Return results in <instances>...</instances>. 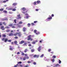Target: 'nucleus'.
<instances>
[{"label": "nucleus", "instance_id": "13d9d810", "mask_svg": "<svg viewBox=\"0 0 67 67\" xmlns=\"http://www.w3.org/2000/svg\"><path fill=\"white\" fill-rule=\"evenodd\" d=\"M52 62H54V60H55L54 59H52Z\"/></svg>", "mask_w": 67, "mask_h": 67}, {"label": "nucleus", "instance_id": "c85d7f7f", "mask_svg": "<svg viewBox=\"0 0 67 67\" xmlns=\"http://www.w3.org/2000/svg\"><path fill=\"white\" fill-rule=\"evenodd\" d=\"M27 49H26L24 51V52H25V53H26V52H27Z\"/></svg>", "mask_w": 67, "mask_h": 67}, {"label": "nucleus", "instance_id": "0eeeda50", "mask_svg": "<svg viewBox=\"0 0 67 67\" xmlns=\"http://www.w3.org/2000/svg\"><path fill=\"white\" fill-rule=\"evenodd\" d=\"M24 41H22L20 42L19 43V44H23V43H24Z\"/></svg>", "mask_w": 67, "mask_h": 67}, {"label": "nucleus", "instance_id": "f3484780", "mask_svg": "<svg viewBox=\"0 0 67 67\" xmlns=\"http://www.w3.org/2000/svg\"><path fill=\"white\" fill-rule=\"evenodd\" d=\"M31 52L32 53L34 52V49H32L31 50Z\"/></svg>", "mask_w": 67, "mask_h": 67}, {"label": "nucleus", "instance_id": "ea45409f", "mask_svg": "<svg viewBox=\"0 0 67 67\" xmlns=\"http://www.w3.org/2000/svg\"><path fill=\"white\" fill-rule=\"evenodd\" d=\"M19 27H22V26L21 25H19L18 26Z\"/></svg>", "mask_w": 67, "mask_h": 67}, {"label": "nucleus", "instance_id": "412c9836", "mask_svg": "<svg viewBox=\"0 0 67 67\" xmlns=\"http://www.w3.org/2000/svg\"><path fill=\"white\" fill-rule=\"evenodd\" d=\"M13 11H16V9L15 8H14L12 10Z\"/></svg>", "mask_w": 67, "mask_h": 67}, {"label": "nucleus", "instance_id": "052dcab7", "mask_svg": "<svg viewBox=\"0 0 67 67\" xmlns=\"http://www.w3.org/2000/svg\"><path fill=\"white\" fill-rule=\"evenodd\" d=\"M17 54H20V52H18L17 53Z\"/></svg>", "mask_w": 67, "mask_h": 67}, {"label": "nucleus", "instance_id": "7c9ffc66", "mask_svg": "<svg viewBox=\"0 0 67 67\" xmlns=\"http://www.w3.org/2000/svg\"><path fill=\"white\" fill-rule=\"evenodd\" d=\"M5 29H9V27L8 26H6L5 27Z\"/></svg>", "mask_w": 67, "mask_h": 67}, {"label": "nucleus", "instance_id": "ddd939ff", "mask_svg": "<svg viewBox=\"0 0 67 67\" xmlns=\"http://www.w3.org/2000/svg\"><path fill=\"white\" fill-rule=\"evenodd\" d=\"M12 35H13V34L12 33H10L9 34V36H12Z\"/></svg>", "mask_w": 67, "mask_h": 67}, {"label": "nucleus", "instance_id": "79ce46f5", "mask_svg": "<svg viewBox=\"0 0 67 67\" xmlns=\"http://www.w3.org/2000/svg\"><path fill=\"white\" fill-rule=\"evenodd\" d=\"M37 22V21H34V23H36Z\"/></svg>", "mask_w": 67, "mask_h": 67}, {"label": "nucleus", "instance_id": "774afa93", "mask_svg": "<svg viewBox=\"0 0 67 67\" xmlns=\"http://www.w3.org/2000/svg\"><path fill=\"white\" fill-rule=\"evenodd\" d=\"M54 16V14H52V17H53V16Z\"/></svg>", "mask_w": 67, "mask_h": 67}, {"label": "nucleus", "instance_id": "6e6552de", "mask_svg": "<svg viewBox=\"0 0 67 67\" xmlns=\"http://www.w3.org/2000/svg\"><path fill=\"white\" fill-rule=\"evenodd\" d=\"M26 29L25 27H24L23 28V31L24 32H25L26 31Z\"/></svg>", "mask_w": 67, "mask_h": 67}, {"label": "nucleus", "instance_id": "aec40b11", "mask_svg": "<svg viewBox=\"0 0 67 67\" xmlns=\"http://www.w3.org/2000/svg\"><path fill=\"white\" fill-rule=\"evenodd\" d=\"M8 10H12V8H10L8 9Z\"/></svg>", "mask_w": 67, "mask_h": 67}, {"label": "nucleus", "instance_id": "9d476101", "mask_svg": "<svg viewBox=\"0 0 67 67\" xmlns=\"http://www.w3.org/2000/svg\"><path fill=\"white\" fill-rule=\"evenodd\" d=\"M21 10H22V11H24L25 10V8H21Z\"/></svg>", "mask_w": 67, "mask_h": 67}, {"label": "nucleus", "instance_id": "bb28decb", "mask_svg": "<svg viewBox=\"0 0 67 67\" xmlns=\"http://www.w3.org/2000/svg\"><path fill=\"white\" fill-rule=\"evenodd\" d=\"M59 64H60L61 63V61L60 60H59Z\"/></svg>", "mask_w": 67, "mask_h": 67}, {"label": "nucleus", "instance_id": "5fc2aeb1", "mask_svg": "<svg viewBox=\"0 0 67 67\" xmlns=\"http://www.w3.org/2000/svg\"><path fill=\"white\" fill-rule=\"evenodd\" d=\"M9 13H10V14H12V13H13L11 12H9Z\"/></svg>", "mask_w": 67, "mask_h": 67}, {"label": "nucleus", "instance_id": "338daca9", "mask_svg": "<svg viewBox=\"0 0 67 67\" xmlns=\"http://www.w3.org/2000/svg\"><path fill=\"white\" fill-rule=\"evenodd\" d=\"M36 34L37 35V34H40V33L38 32V33H36Z\"/></svg>", "mask_w": 67, "mask_h": 67}, {"label": "nucleus", "instance_id": "f03ea898", "mask_svg": "<svg viewBox=\"0 0 67 67\" xmlns=\"http://www.w3.org/2000/svg\"><path fill=\"white\" fill-rule=\"evenodd\" d=\"M2 40L3 41H4L5 42H6L8 41V39L7 38H2Z\"/></svg>", "mask_w": 67, "mask_h": 67}, {"label": "nucleus", "instance_id": "09e8293b", "mask_svg": "<svg viewBox=\"0 0 67 67\" xmlns=\"http://www.w3.org/2000/svg\"><path fill=\"white\" fill-rule=\"evenodd\" d=\"M27 63H28L29 64H30V63H31V62L30 61H28L27 62Z\"/></svg>", "mask_w": 67, "mask_h": 67}, {"label": "nucleus", "instance_id": "4be33fe9", "mask_svg": "<svg viewBox=\"0 0 67 67\" xmlns=\"http://www.w3.org/2000/svg\"><path fill=\"white\" fill-rule=\"evenodd\" d=\"M12 41V40H8V42H11Z\"/></svg>", "mask_w": 67, "mask_h": 67}, {"label": "nucleus", "instance_id": "a878e982", "mask_svg": "<svg viewBox=\"0 0 67 67\" xmlns=\"http://www.w3.org/2000/svg\"><path fill=\"white\" fill-rule=\"evenodd\" d=\"M43 55H44V54H42V55L40 57H41V58L43 57Z\"/></svg>", "mask_w": 67, "mask_h": 67}, {"label": "nucleus", "instance_id": "603ef678", "mask_svg": "<svg viewBox=\"0 0 67 67\" xmlns=\"http://www.w3.org/2000/svg\"><path fill=\"white\" fill-rule=\"evenodd\" d=\"M3 12L4 13H7V11H5V10H4L3 11Z\"/></svg>", "mask_w": 67, "mask_h": 67}, {"label": "nucleus", "instance_id": "f8f14e48", "mask_svg": "<svg viewBox=\"0 0 67 67\" xmlns=\"http://www.w3.org/2000/svg\"><path fill=\"white\" fill-rule=\"evenodd\" d=\"M38 57V56L37 55H35L34 56V57H36L37 58Z\"/></svg>", "mask_w": 67, "mask_h": 67}, {"label": "nucleus", "instance_id": "c756f323", "mask_svg": "<svg viewBox=\"0 0 67 67\" xmlns=\"http://www.w3.org/2000/svg\"><path fill=\"white\" fill-rule=\"evenodd\" d=\"M30 25H31V24H28V27H29Z\"/></svg>", "mask_w": 67, "mask_h": 67}, {"label": "nucleus", "instance_id": "58836bf2", "mask_svg": "<svg viewBox=\"0 0 67 67\" xmlns=\"http://www.w3.org/2000/svg\"><path fill=\"white\" fill-rule=\"evenodd\" d=\"M25 54H24V53L23 52H22L21 53V55H24Z\"/></svg>", "mask_w": 67, "mask_h": 67}, {"label": "nucleus", "instance_id": "3c124183", "mask_svg": "<svg viewBox=\"0 0 67 67\" xmlns=\"http://www.w3.org/2000/svg\"><path fill=\"white\" fill-rule=\"evenodd\" d=\"M32 44H35V42H32Z\"/></svg>", "mask_w": 67, "mask_h": 67}, {"label": "nucleus", "instance_id": "473e14b6", "mask_svg": "<svg viewBox=\"0 0 67 67\" xmlns=\"http://www.w3.org/2000/svg\"><path fill=\"white\" fill-rule=\"evenodd\" d=\"M34 5H36V2H34Z\"/></svg>", "mask_w": 67, "mask_h": 67}, {"label": "nucleus", "instance_id": "72a5a7b5", "mask_svg": "<svg viewBox=\"0 0 67 67\" xmlns=\"http://www.w3.org/2000/svg\"><path fill=\"white\" fill-rule=\"evenodd\" d=\"M22 21H20L19 22V24H22Z\"/></svg>", "mask_w": 67, "mask_h": 67}, {"label": "nucleus", "instance_id": "4468645a", "mask_svg": "<svg viewBox=\"0 0 67 67\" xmlns=\"http://www.w3.org/2000/svg\"><path fill=\"white\" fill-rule=\"evenodd\" d=\"M52 17H49L48 18V20H52Z\"/></svg>", "mask_w": 67, "mask_h": 67}, {"label": "nucleus", "instance_id": "a19ab883", "mask_svg": "<svg viewBox=\"0 0 67 67\" xmlns=\"http://www.w3.org/2000/svg\"><path fill=\"white\" fill-rule=\"evenodd\" d=\"M36 31H37L36 30H35L34 31V33H36Z\"/></svg>", "mask_w": 67, "mask_h": 67}, {"label": "nucleus", "instance_id": "b1692460", "mask_svg": "<svg viewBox=\"0 0 67 67\" xmlns=\"http://www.w3.org/2000/svg\"><path fill=\"white\" fill-rule=\"evenodd\" d=\"M13 5H16V3H14L13 4Z\"/></svg>", "mask_w": 67, "mask_h": 67}, {"label": "nucleus", "instance_id": "6e6d98bb", "mask_svg": "<svg viewBox=\"0 0 67 67\" xmlns=\"http://www.w3.org/2000/svg\"><path fill=\"white\" fill-rule=\"evenodd\" d=\"M14 36H16L17 35H16V33L15 34H14Z\"/></svg>", "mask_w": 67, "mask_h": 67}, {"label": "nucleus", "instance_id": "f257e3e1", "mask_svg": "<svg viewBox=\"0 0 67 67\" xmlns=\"http://www.w3.org/2000/svg\"><path fill=\"white\" fill-rule=\"evenodd\" d=\"M31 37H32V36L31 35H29L28 36L27 39V40L28 41H29V40H30V41H33V39L31 38Z\"/></svg>", "mask_w": 67, "mask_h": 67}, {"label": "nucleus", "instance_id": "4d7b16f0", "mask_svg": "<svg viewBox=\"0 0 67 67\" xmlns=\"http://www.w3.org/2000/svg\"><path fill=\"white\" fill-rule=\"evenodd\" d=\"M26 44H27L26 43H25L24 45H26Z\"/></svg>", "mask_w": 67, "mask_h": 67}, {"label": "nucleus", "instance_id": "a211bd4d", "mask_svg": "<svg viewBox=\"0 0 67 67\" xmlns=\"http://www.w3.org/2000/svg\"><path fill=\"white\" fill-rule=\"evenodd\" d=\"M13 48H9V49L10 50V51H13Z\"/></svg>", "mask_w": 67, "mask_h": 67}, {"label": "nucleus", "instance_id": "e2e57ef3", "mask_svg": "<svg viewBox=\"0 0 67 67\" xmlns=\"http://www.w3.org/2000/svg\"><path fill=\"white\" fill-rule=\"evenodd\" d=\"M28 46H31V44H29Z\"/></svg>", "mask_w": 67, "mask_h": 67}, {"label": "nucleus", "instance_id": "423d86ee", "mask_svg": "<svg viewBox=\"0 0 67 67\" xmlns=\"http://www.w3.org/2000/svg\"><path fill=\"white\" fill-rule=\"evenodd\" d=\"M2 21H4V20H8V19L7 18H2Z\"/></svg>", "mask_w": 67, "mask_h": 67}, {"label": "nucleus", "instance_id": "bf43d9fd", "mask_svg": "<svg viewBox=\"0 0 67 67\" xmlns=\"http://www.w3.org/2000/svg\"><path fill=\"white\" fill-rule=\"evenodd\" d=\"M33 64H34V65H36V63L35 62H34L33 63Z\"/></svg>", "mask_w": 67, "mask_h": 67}, {"label": "nucleus", "instance_id": "c9c22d12", "mask_svg": "<svg viewBox=\"0 0 67 67\" xmlns=\"http://www.w3.org/2000/svg\"><path fill=\"white\" fill-rule=\"evenodd\" d=\"M53 58H56V56L54 55L53 56Z\"/></svg>", "mask_w": 67, "mask_h": 67}, {"label": "nucleus", "instance_id": "f704fd0d", "mask_svg": "<svg viewBox=\"0 0 67 67\" xmlns=\"http://www.w3.org/2000/svg\"><path fill=\"white\" fill-rule=\"evenodd\" d=\"M14 43L15 44H16L17 43V41H14Z\"/></svg>", "mask_w": 67, "mask_h": 67}, {"label": "nucleus", "instance_id": "69168bd1", "mask_svg": "<svg viewBox=\"0 0 67 67\" xmlns=\"http://www.w3.org/2000/svg\"><path fill=\"white\" fill-rule=\"evenodd\" d=\"M29 17V16H27L26 17V19H27Z\"/></svg>", "mask_w": 67, "mask_h": 67}, {"label": "nucleus", "instance_id": "4c0bfd02", "mask_svg": "<svg viewBox=\"0 0 67 67\" xmlns=\"http://www.w3.org/2000/svg\"><path fill=\"white\" fill-rule=\"evenodd\" d=\"M19 66L20 67H23V65H22L21 64H20Z\"/></svg>", "mask_w": 67, "mask_h": 67}, {"label": "nucleus", "instance_id": "8fccbe9b", "mask_svg": "<svg viewBox=\"0 0 67 67\" xmlns=\"http://www.w3.org/2000/svg\"><path fill=\"white\" fill-rule=\"evenodd\" d=\"M15 39H18V37H15Z\"/></svg>", "mask_w": 67, "mask_h": 67}, {"label": "nucleus", "instance_id": "5701e85b", "mask_svg": "<svg viewBox=\"0 0 67 67\" xmlns=\"http://www.w3.org/2000/svg\"><path fill=\"white\" fill-rule=\"evenodd\" d=\"M3 11V8H1L0 9V11Z\"/></svg>", "mask_w": 67, "mask_h": 67}, {"label": "nucleus", "instance_id": "9b49d317", "mask_svg": "<svg viewBox=\"0 0 67 67\" xmlns=\"http://www.w3.org/2000/svg\"><path fill=\"white\" fill-rule=\"evenodd\" d=\"M60 65H59V64H56L55 65V67H57V66H59Z\"/></svg>", "mask_w": 67, "mask_h": 67}, {"label": "nucleus", "instance_id": "680f3d73", "mask_svg": "<svg viewBox=\"0 0 67 67\" xmlns=\"http://www.w3.org/2000/svg\"><path fill=\"white\" fill-rule=\"evenodd\" d=\"M22 12L23 13H24V14H25V12H23V11H22Z\"/></svg>", "mask_w": 67, "mask_h": 67}, {"label": "nucleus", "instance_id": "dca6fc26", "mask_svg": "<svg viewBox=\"0 0 67 67\" xmlns=\"http://www.w3.org/2000/svg\"><path fill=\"white\" fill-rule=\"evenodd\" d=\"M2 36L3 37H6V35L5 34H3Z\"/></svg>", "mask_w": 67, "mask_h": 67}, {"label": "nucleus", "instance_id": "cd10ccee", "mask_svg": "<svg viewBox=\"0 0 67 67\" xmlns=\"http://www.w3.org/2000/svg\"><path fill=\"white\" fill-rule=\"evenodd\" d=\"M18 64H17L16 65H15L14 66V67H17V66H18Z\"/></svg>", "mask_w": 67, "mask_h": 67}, {"label": "nucleus", "instance_id": "20e7f679", "mask_svg": "<svg viewBox=\"0 0 67 67\" xmlns=\"http://www.w3.org/2000/svg\"><path fill=\"white\" fill-rule=\"evenodd\" d=\"M41 46H40L38 48V50L39 52H40V51H41Z\"/></svg>", "mask_w": 67, "mask_h": 67}, {"label": "nucleus", "instance_id": "e433bc0d", "mask_svg": "<svg viewBox=\"0 0 67 67\" xmlns=\"http://www.w3.org/2000/svg\"><path fill=\"white\" fill-rule=\"evenodd\" d=\"M2 25V22H1L0 23V25Z\"/></svg>", "mask_w": 67, "mask_h": 67}, {"label": "nucleus", "instance_id": "49530a36", "mask_svg": "<svg viewBox=\"0 0 67 67\" xmlns=\"http://www.w3.org/2000/svg\"><path fill=\"white\" fill-rule=\"evenodd\" d=\"M9 26H12V24L9 25Z\"/></svg>", "mask_w": 67, "mask_h": 67}, {"label": "nucleus", "instance_id": "7ed1b4c3", "mask_svg": "<svg viewBox=\"0 0 67 67\" xmlns=\"http://www.w3.org/2000/svg\"><path fill=\"white\" fill-rule=\"evenodd\" d=\"M16 33L17 35H18L19 36H20L21 35V33Z\"/></svg>", "mask_w": 67, "mask_h": 67}, {"label": "nucleus", "instance_id": "1a4fd4ad", "mask_svg": "<svg viewBox=\"0 0 67 67\" xmlns=\"http://www.w3.org/2000/svg\"><path fill=\"white\" fill-rule=\"evenodd\" d=\"M1 29H2V30H4V28H3V26H2L1 27Z\"/></svg>", "mask_w": 67, "mask_h": 67}, {"label": "nucleus", "instance_id": "de8ad7c7", "mask_svg": "<svg viewBox=\"0 0 67 67\" xmlns=\"http://www.w3.org/2000/svg\"><path fill=\"white\" fill-rule=\"evenodd\" d=\"M26 57V59H29V57L28 56H27Z\"/></svg>", "mask_w": 67, "mask_h": 67}, {"label": "nucleus", "instance_id": "c03bdc74", "mask_svg": "<svg viewBox=\"0 0 67 67\" xmlns=\"http://www.w3.org/2000/svg\"><path fill=\"white\" fill-rule=\"evenodd\" d=\"M21 63H22V62H19L18 63V64H21Z\"/></svg>", "mask_w": 67, "mask_h": 67}, {"label": "nucleus", "instance_id": "393cba45", "mask_svg": "<svg viewBox=\"0 0 67 67\" xmlns=\"http://www.w3.org/2000/svg\"><path fill=\"white\" fill-rule=\"evenodd\" d=\"M23 60H25L26 59V58L24 57L23 58Z\"/></svg>", "mask_w": 67, "mask_h": 67}, {"label": "nucleus", "instance_id": "37998d69", "mask_svg": "<svg viewBox=\"0 0 67 67\" xmlns=\"http://www.w3.org/2000/svg\"><path fill=\"white\" fill-rule=\"evenodd\" d=\"M48 52H51V49H49L48 50Z\"/></svg>", "mask_w": 67, "mask_h": 67}, {"label": "nucleus", "instance_id": "2eb2a0df", "mask_svg": "<svg viewBox=\"0 0 67 67\" xmlns=\"http://www.w3.org/2000/svg\"><path fill=\"white\" fill-rule=\"evenodd\" d=\"M37 4H38V3H41V2L40 1H38L37 2Z\"/></svg>", "mask_w": 67, "mask_h": 67}, {"label": "nucleus", "instance_id": "0e129e2a", "mask_svg": "<svg viewBox=\"0 0 67 67\" xmlns=\"http://www.w3.org/2000/svg\"><path fill=\"white\" fill-rule=\"evenodd\" d=\"M31 24L32 25H34V23H32Z\"/></svg>", "mask_w": 67, "mask_h": 67}, {"label": "nucleus", "instance_id": "39448f33", "mask_svg": "<svg viewBox=\"0 0 67 67\" xmlns=\"http://www.w3.org/2000/svg\"><path fill=\"white\" fill-rule=\"evenodd\" d=\"M17 17H18V19H21V17H20V14H19L17 15Z\"/></svg>", "mask_w": 67, "mask_h": 67}, {"label": "nucleus", "instance_id": "6ab92c4d", "mask_svg": "<svg viewBox=\"0 0 67 67\" xmlns=\"http://www.w3.org/2000/svg\"><path fill=\"white\" fill-rule=\"evenodd\" d=\"M10 30L9 29H8L7 30H6V32H10Z\"/></svg>", "mask_w": 67, "mask_h": 67}, {"label": "nucleus", "instance_id": "2f4dec72", "mask_svg": "<svg viewBox=\"0 0 67 67\" xmlns=\"http://www.w3.org/2000/svg\"><path fill=\"white\" fill-rule=\"evenodd\" d=\"M11 27L12 28H15V27L13 26H12Z\"/></svg>", "mask_w": 67, "mask_h": 67}, {"label": "nucleus", "instance_id": "864d4df0", "mask_svg": "<svg viewBox=\"0 0 67 67\" xmlns=\"http://www.w3.org/2000/svg\"><path fill=\"white\" fill-rule=\"evenodd\" d=\"M3 3H5V2H6V1H3Z\"/></svg>", "mask_w": 67, "mask_h": 67}, {"label": "nucleus", "instance_id": "a18cd8bd", "mask_svg": "<svg viewBox=\"0 0 67 67\" xmlns=\"http://www.w3.org/2000/svg\"><path fill=\"white\" fill-rule=\"evenodd\" d=\"M3 24H4V25H6V24H5V23L4 22V23H3Z\"/></svg>", "mask_w": 67, "mask_h": 67}]
</instances>
